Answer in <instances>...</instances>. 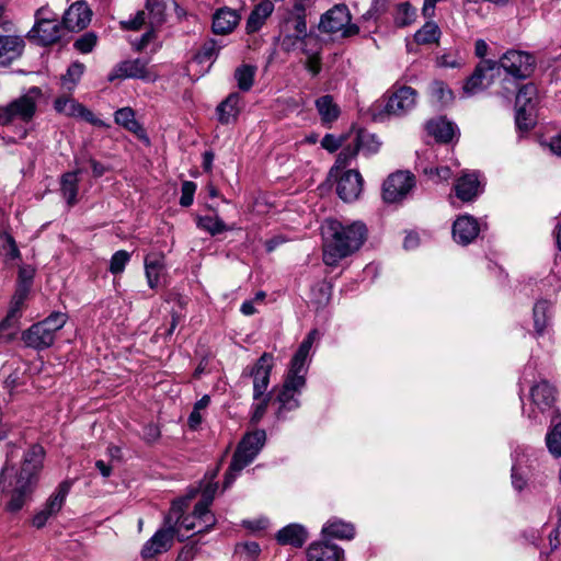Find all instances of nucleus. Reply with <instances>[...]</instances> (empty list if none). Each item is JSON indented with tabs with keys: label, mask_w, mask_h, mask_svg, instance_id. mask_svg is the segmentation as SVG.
<instances>
[{
	"label": "nucleus",
	"mask_w": 561,
	"mask_h": 561,
	"mask_svg": "<svg viewBox=\"0 0 561 561\" xmlns=\"http://www.w3.org/2000/svg\"><path fill=\"white\" fill-rule=\"evenodd\" d=\"M44 455L42 446L33 445L30 447L24 455L22 468L15 478V485L9 491L8 488L12 485V482L7 483V480L14 471V466L11 465L13 450L8 453L7 461L0 471V490L2 493L8 491L10 495L5 504L7 512L11 514L18 513L31 500L36 485L37 473L43 466Z\"/></svg>",
	"instance_id": "nucleus-1"
},
{
	"label": "nucleus",
	"mask_w": 561,
	"mask_h": 561,
	"mask_svg": "<svg viewBox=\"0 0 561 561\" xmlns=\"http://www.w3.org/2000/svg\"><path fill=\"white\" fill-rule=\"evenodd\" d=\"M327 234L323 262L328 266H335L341 260L363 245L367 229L362 221L346 224L337 219H329L327 220Z\"/></svg>",
	"instance_id": "nucleus-2"
},
{
	"label": "nucleus",
	"mask_w": 561,
	"mask_h": 561,
	"mask_svg": "<svg viewBox=\"0 0 561 561\" xmlns=\"http://www.w3.org/2000/svg\"><path fill=\"white\" fill-rule=\"evenodd\" d=\"M265 440L266 433L264 430H255L242 437L225 473V490L230 488L240 472L255 459L263 448Z\"/></svg>",
	"instance_id": "nucleus-3"
},
{
	"label": "nucleus",
	"mask_w": 561,
	"mask_h": 561,
	"mask_svg": "<svg viewBox=\"0 0 561 561\" xmlns=\"http://www.w3.org/2000/svg\"><path fill=\"white\" fill-rule=\"evenodd\" d=\"M67 314L64 312H53L44 320L31 325L22 334L25 345L37 351L50 347L56 339V333L64 328L67 322Z\"/></svg>",
	"instance_id": "nucleus-4"
},
{
	"label": "nucleus",
	"mask_w": 561,
	"mask_h": 561,
	"mask_svg": "<svg viewBox=\"0 0 561 561\" xmlns=\"http://www.w3.org/2000/svg\"><path fill=\"white\" fill-rule=\"evenodd\" d=\"M351 19L350 10L345 4H335L321 15L319 30L329 34L341 32L343 37L356 35L359 27L352 24Z\"/></svg>",
	"instance_id": "nucleus-5"
},
{
	"label": "nucleus",
	"mask_w": 561,
	"mask_h": 561,
	"mask_svg": "<svg viewBox=\"0 0 561 561\" xmlns=\"http://www.w3.org/2000/svg\"><path fill=\"white\" fill-rule=\"evenodd\" d=\"M305 385L306 378L304 376H286L282 388L275 397V402L278 403L276 412L278 419H284L287 412L299 407L298 396L301 393Z\"/></svg>",
	"instance_id": "nucleus-6"
},
{
	"label": "nucleus",
	"mask_w": 561,
	"mask_h": 561,
	"mask_svg": "<svg viewBox=\"0 0 561 561\" xmlns=\"http://www.w3.org/2000/svg\"><path fill=\"white\" fill-rule=\"evenodd\" d=\"M165 3L162 0H146L145 10L138 11L134 18L126 21H121L123 30L138 31L145 24L148 18V24L152 28L161 26L165 22Z\"/></svg>",
	"instance_id": "nucleus-7"
},
{
	"label": "nucleus",
	"mask_w": 561,
	"mask_h": 561,
	"mask_svg": "<svg viewBox=\"0 0 561 561\" xmlns=\"http://www.w3.org/2000/svg\"><path fill=\"white\" fill-rule=\"evenodd\" d=\"M497 65L499 69L503 68L513 78L524 80L534 72L535 58L526 51L511 49L501 57Z\"/></svg>",
	"instance_id": "nucleus-8"
},
{
	"label": "nucleus",
	"mask_w": 561,
	"mask_h": 561,
	"mask_svg": "<svg viewBox=\"0 0 561 561\" xmlns=\"http://www.w3.org/2000/svg\"><path fill=\"white\" fill-rule=\"evenodd\" d=\"M416 99L417 92L413 88L394 84L383 106V113L388 116H404L415 107Z\"/></svg>",
	"instance_id": "nucleus-9"
},
{
	"label": "nucleus",
	"mask_w": 561,
	"mask_h": 561,
	"mask_svg": "<svg viewBox=\"0 0 561 561\" xmlns=\"http://www.w3.org/2000/svg\"><path fill=\"white\" fill-rule=\"evenodd\" d=\"M272 368L273 355L270 353H263L252 366H247L243 369L241 378L253 379L254 400H259L267 390Z\"/></svg>",
	"instance_id": "nucleus-10"
},
{
	"label": "nucleus",
	"mask_w": 561,
	"mask_h": 561,
	"mask_svg": "<svg viewBox=\"0 0 561 561\" xmlns=\"http://www.w3.org/2000/svg\"><path fill=\"white\" fill-rule=\"evenodd\" d=\"M415 186V176L410 171L391 173L382 184V198L386 203L401 202Z\"/></svg>",
	"instance_id": "nucleus-11"
},
{
	"label": "nucleus",
	"mask_w": 561,
	"mask_h": 561,
	"mask_svg": "<svg viewBox=\"0 0 561 561\" xmlns=\"http://www.w3.org/2000/svg\"><path fill=\"white\" fill-rule=\"evenodd\" d=\"M48 10L41 8L36 12V23L28 33V37L37 38L44 45H50L60 39L64 31L62 22L47 16Z\"/></svg>",
	"instance_id": "nucleus-12"
},
{
	"label": "nucleus",
	"mask_w": 561,
	"mask_h": 561,
	"mask_svg": "<svg viewBox=\"0 0 561 561\" xmlns=\"http://www.w3.org/2000/svg\"><path fill=\"white\" fill-rule=\"evenodd\" d=\"M496 72H499L497 61L482 59L465 82L462 88L463 93L467 96H471L482 92L493 83Z\"/></svg>",
	"instance_id": "nucleus-13"
},
{
	"label": "nucleus",
	"mask_w": 561,
	"mask_h": 561,
	"mask_svg": "<svg viewBox=\"0 0 561 561\" xmlns=\"http://www.w3.org/2000/svg\"><path fill=\"white\" fill-rule=\"evenodd\" d=\"M72 482L69 480L62 481L57 490L48 497L44 507L34 515L32 524L36 528H43L48 519L56 516L61 510L67 495L70 492Z\"/></svg>",
	"instance_id": "nucleus-14"
},
{
	"label": "nucleus",
	"mask_w": 561,
	"mask_h": 561,
	"mask_svg": "<svg viewBox=\"0 0 561 561\" xmlns=\"http://www.w3.org/2000/svg\"><path fill=\"white\" fill-rule=\"evenodd\" d=\"M165 524L168 525L167 527L158 529L142 546L140 554L144 559L154 558L171 549L176 530L171 524L170 516L165 518Z\"/></svg>",
	"instance_id": "nucleus-15"
},
{
	"label": "nucleus",
	"mask_w": 561,
	"mask_h": 561,
	"mask_svg": "<svg viewBox=\"0 0 561 561\" xmlns=\"http://www.w3.org/2000/svg\"><path fill=\"white\" fill-rule=\"evenodd\" d=\"M54 108L57 113L64 114L68 117L80 118L90 123L93 126L106 127L107 125L98 118L92 111L79 103L75 99L68 96H60L54 101Z\"/></svg>",
	"instance_id": "nucleus-16"
},
{
	"label": "nucleus",
	"mask_w": 561,
	"mask_h": 561,
	"mask_svg": "<svg viewBox=\"0 0 561 561\" xmlns=\"http://www.w3.org/2000/svg\"><path fill=\"white\" fill-rule=\"evenodd\" d=\"M41 95V89L37 87L31 88L25 94L8 104L12 123L21 121L30 123L36 113V101Z\"/></svg>",
	"instance_id": "nucleus-17"
},
{
	"label": "nucleus",
	"mask_w": 561,
	"mask_h": 561,
	"mask_svg": "<svg viewBox=\"0 0 561 561\" xmlns=\"http://www.w3.org/2000/svg\"><path fill=\"white\" fill-rule=\"evenodd\" d=\"M367 141L374 142V146L368 148V153H375L379 150L380 142L375 135L358 133L353 141L340 151L334 168L344 169L350 165L352 160L356 158L360 147H365Z\"/></svg>",
	"instance_id": "nucleus-18"
},
{
	"label": "nucleus",
	"mask_w": 561,
	"mask_h": 561,
	"mask_svg": "<svg viewBox=\"0 0 561 561\" xmlns=\"http://www.w3.org/2000/svg\"><path fill=\"white\" fill-rule=\"evenodd\" d=\"M364 186V179L357 170H347L336 183V193L346 203L359 198Z\"/></svg>",
	"instance_id": "nucleus-19"
},
{
	"label": "nucleus",
	"mask_w": 561,
	"mask_h": 561,
	"mask_svg": "<svg viewBox=\"0 0 561 561\" xmlns=\"http://www.w3.org/2000/svg\"><path fill=\"white\" fill-rule=\"evenodd\" d=\"M147 66L148 60L145 58L121 61L108 75V81L126 78L151 80Z\"/></svg>",
	"instance_id": "nucleus-20"
},
{
	"label": "nucleus",
	"mask_w": 561,
	"mask_h": 561,
	"mask_svg": "<svg viewBox=\"0 0 561 561\" xmlns=\"http://www.w3.org/2000/svg\"><path fill=\"white\" fill-rule=\"evenodd\" d=\"M91 21V10L84 1H77L69 7L62 16L64 27L68 31H80Z\"/></svg>",
	"instance_id": "nucleus-21"
},
{
	"label": "nucleus",
	"mask_w": 561,
	"mask_h": 561,
	"mask_svg": "<svg viewBox=\"0 0 561 561\" xmlns=\"http://www.w3.org/2000/svg\"><path fill=\"white\" fill-rule=\"evenodd\" d=\"M480 227L477 219L470 215L458 217L453 225L454 240L462 245L471 243L479 234Z\"/></svg>",
	"instance_id": "nucleus-22"
},
{
	"label": "nucleus",
	"mask_w": 561,
	"mask_h": 561,
	"mask_svg": "<svg viewBox=\"0 0 561 561\" xmlns=\"http://www.w3.org/2000/svg\"><path fill=\"white\" fill-rule=\"evenodd\" d=\"M456 196L462 202L473 201L481 192V183L476 172H463L455 183Z\"/></svg>",
	"instance_id": "nucleus-23"
},
{
	"label": "nucleus",
	"mask_w": 561,
	"mask_h": 561,
	"mask_svg": "<svg viewBox=\"0 0 561 561\" xmlns=\"http://www.w3.org/2000/svg\"><path fill=\"white\" fill-rule=\"evenodd\" d=\"M240 19L238 10L228 7L220 8L213 15V32L220 35L229 34L239 24Z\"/></svg>",
	"instance_id": "nucleus-24"
},
{
	"label": "nucleus",
	"mask_w": 561,
	"mask_h": 561,
	"mask_svg": "<svg viewBox=\"0 0 561 561\" xmlns=\"http://www.w3.org/2000/svg\"><path fill=\"white\" fill-rule=\"evenodd\" d=\"M344 550L335 543L314 541L307 549L308 561H339Z\"/></svg>",
	"instance_id": "nucleus-25"
},
{
	"label": "nucleus",
	"mask_w": 561,
	"mask_h": 561,
	"mask_svg": "<svg viewBox=\"0 0 561 561\" xmlns=\"http://www.w3.org/2000/svg\"><path fill=\"white\" fill-rule=\"evenodd\" d=\"M241 95L238 92L230 93L216 108L218 122L222 125L236 123L241 112Z\"/></svg>",
	"instance_id": "nucleus-26"
},
{
	"label": "nucleus",
	"mask_w": 561,
	"mask_h": 561,
	"mask_svg": "<svg viewBox=\"0 0 561 561\" xmlns=\"http://www.w3.org/2000/svg\"><path fill=\"white\" fill-rule=\"evenodd\" d=\"M213 499V491L206 490L203 494V499L194 506L193 518L199 522L197 533L208 531L216 523L215 516L209 511Z\"/></svg>",
	"instance_id": "nucleus-27"
},
{
	"label": "nucleus",
	"mask_w": 561,
	"mask_h": 561,
	"mask_svg": "<svg viewBox=\"0 0 561 561\" xmlns=\"http://www.w3.org/2000/svg\"><path fill=\"white\" fill-rule=\"evenodd\" d=\"M24 41L19 36H0V66L7 67L23 51Z\"/></svg>",
	"instance_id": "nucleus-28"
},
{
	"label": "nucleus",
	"mask_w": 561,
	"mask_h": 561,
	"mask_svg": "<svg viewBox=\"0 0 561 561\" xmlns=\"http://www.w3.org/2000/svg\"><path fill=\"white\" fill-rule=\"evenodd\" d=\"M308 539L307 529L300 524H289L276 534L278 543L285 546L289 545L295 548H301Z\"/></svg>",
	"instance_id": "nucleus-29"
},
{
	"label": "nucleus",
	"mask_w": 561,
	"mask_h": 561,
	"mask_svg": "<svg viewBox=\"0 0 561 561\" xmlns=\"http://www.w3.org/2000/svg\"><path fill=\"white\" fill-rule=\"evenodd\" d=\"M165 268L164 256L160 253H150L145 257V273L148 286L151 289L158 287L160 276Z\"/></svg>",
	"instance_id": "nucleus-30"
},
{
	"label": "nucleus",
	"mask_w": 561,
	"mask_h": 561,
	"mask_svg": "<svg viewBox=\"0 0 561 561\" xmlns=\"http://www.w3.org/2000/svg\"><path fill=\"white\" fill-rule=\"evenodd\" d=\"M554 388L546 380H541L530 388L531 402L540 411L551 408L554 402Z\"/></svg>",
	"instance_id": "nucleus-31"
},
{
	"label": "nucleus",
	"mask_w": 561,
	"mask_h": 561,
	"mask_svg": "<svg viewBox=\"0 0 561 561\" xmlns=\"http://www.w3.org/2000/svg\"><path fill=\"white\" fill-rule=\"evenodd\" d=\"M274 11V4L271 0H262L260 1L252 12L250 13L248 21H247V32L255 33L257 32L263 24L265 23V20L272 14Z\"/></svg>",
	"instance_id": "nucleus-32"
},
{
	"label": "nucleus",
	"mask_w": 561,
	"mask_h": 561,
	"mask_svg": "<svg viewBox=\"0 0 561 561\" xmlns=\"http://www.w3.org/2000/svg\"><path fill=\"white\" fill-rule=\"evenodd\" d=\"M456 125L444 117L428 121L426 130L439 142H449L456 134Z\"/></svg>",
	"instance_id": "nucleus-33"
},
{
	"label": "nucleus",
	"mask_w": 561,
	"mask_h": 561,
	"mask_svg": "<svg viewBox=\"0 0 561 561\" xmlns=\"http://www.w3.org/2000/svg\"><path fill=\"white\" fill-rule=\"evenodd\" d=\"M114 121L117 125L124 127L128 131L135 134L139 138H144L148 141L145 129L136 121L135 112L130 107H123L115 112Z\"/></svg>",
	"instance_id": "nucleus-34"
},
{
	"label": "nucleus",
	"mask_w": 561,
	"mask_h": 561,
	"mask_svg": "<svg viewBox=\"0 0 561 561\" xmlns=\"http://www.w3.org/2000/svg\"><path fill=\"white\" fill-rule=\"evenodd\" d=\"M322 534L327 537L351 540L355 536V527L351 523H346L337 518H332L328 520L323 526Z\"/></svg>",
	"instance_id": "nucleus-35"
},
{
	"label": "nucleus",
	"mask_w": 561,
	"mask_h": 561,
	"mask_svg": "<svg viewBox=\"0 0 561 561\" xmlns=\"http://www.w3.org/2000/svg\"><path fill=\"white\" fill-rule=\"evenodd\" d=\"M80 171L66 172L60 179V192L68 206L77 204L78 191H79V179L78 174Z\"/></svg>",
	"instance_id": "nucleus-36"
},
{
	"label": "nucleus",
	"mask_w": 561,
	"mask_h": 561,
	"mask_svg": "<svg viewBox=\"0 0 561 561\" xmlns=\"http://www.w3.org/2000/svg\"><path fill=\"white\" fill-rule=\"evenodd\" d=\"M316 108L323 124L335 122L340 116V107L329 94L316 100Z\"/></svg>",
	"instance_id": "nucleus-37"
},
{
	"label": "nucleus",
	"mask_w": 561,
	"mask_h": 561,
	"mask_svg": "<svg viewBox=\"0 0 561 561\" xmlns=\"http://www.w3.org/2000/svg\"><path fill=\"white\" fill-rule=\"evenodd\" d=\"M417 16V10L410 2H401L394 7L392 18L397 27H405L413 24Z\"/></svg>",
	"instance_id": "nucleus-38"
},
{
	"label": "nucleus",
	"mask_w": 561,
	"mask_h": 561,
	"mask_svg": "<svg viewBox=\"0 0 561 561\" xmlns=\"http://www.w3.org/2000/svg\"><path fill=\"white\" fill-rule=\"evenodd\" d=\"M534 327L537 335H541L550 319V304L547 300H538L533 309Z\"/></svg>",
	"instance_id": "nucleus-39"
},
{
	"label": "nucleus",
	"mask_w": 561,
	"mask_h": 561,
	"mask_svg": "<svg viewBox=\"0 0 561 561\" xmlns=\"http://www.w3.org/2000/svg\"><path fill=\"white\" fill-rule=\"evenodd\" d=\"M196 225L199 229L208 232L210 236H217L224 231L231 230L224 220L217 216H198Z\"/></svg>",
	"instance_id": "nucleus-40"
},
{
	"label": "nucleus",
	"mask_w": 561,
	"mask_h": 561,
	"mask_svg": "<svg viewBox=\"0 0 561 561\" xmlns=\"http://www.w3.org/2000/svg\"><path fill=\"white\" fill-rule=\"evenodd\" d=\"M20 314L8 311L7 317L0 322V342H11L19 330Z\"/></svg>",
	"instance_id": "nucleus-41"
},
{
	"label": "nucleus",
	"mask_w": 561,
	"mask_h": 561,
	"mask_svg": "<svg viewBox=\"0 0 561 561\" xmlns=\"http://www.w3.org/2000/svg\"><path fill=\"white\" fill-rule=\"evenodd\" d=\"M301 51L307 57L321 56L323 49V39L316 33L309 32L308 35L299 38Z\"/></svg>",
	"instance_id": "nucleus-42"
},
{
	"label": "nucleus",
	"mask_w": 561,
	"mask_h": 561,
	"mask_svg": "<svg viewBox=\"0 0 561 561\" xmlns=\"http://www.w3.org/2000/svg\"><path fill=\"white\" fill-rule=\"evenodd\" d=\"M440 36V30L435 22H426L414 34V41L420 45L436 43Z\"/></svg>",
	"instance_id": "nucleus-43"
},
{
	"label": "nucleus",
	"mask_w": 561,
	"mask_h": 561,
	"mask_svg": "<svg viewBox=\"0 0 561 561\" xmlns=\"http://www.w3.org/2000/svg\"><path fill=\"white\" fill-rule=\"evenodd\" d=\"M524 458L525 455L515 454L513 457V466H512V485L515 490L522 491L526 486V478L524 470Z\"/></svg>",
	"instance_id": "nucleus-44"
},
{
	"label": "nucleus",
	"mask_w": 561,
	"mask_h": 561,
	"mask_svg": "<svg viewBox=\"0 0 561 561\" xmlns=\"http://www.w3.org/2000/svg\"><path fill=\"white\" fill-rule=\"evenodd\" d=\"M256 68L251 65H242L234 71V79L241 91H249L254 82Z\"/></svg>",
	"instance_id": "nucleus-45"
},
{
	"label": "nucleus",
	"mask_w": 561,
	"mask_h": 561,
	"mask_svg": "<svg viewBox=\"0 0 561 561\" xmlns=\"http://www.w3.org/2000/svg\"><path fill=\"white\" fill-rule=\"evenodd\" d=\"M432 99L439 105L444 106L454 100L453 91L443 81H434L430 87Z\"/></svg>",
	"instance_id": "nucleus-46"
},
{
	"label": "nucleus",
	"mask_w": 561,
	"mask_h": 561,
	"mask_svg": "<svg viewBox=\"0 0 561 561\" xmlns=\"http://www.w3.org/2000/svg\"><path fill=\"white\" fill-rule=\"evenodd\" d=\"M465 64V58L458 49H448L436 57V65L440 68H460Z\"/></svg>",
	"instance_id": "nucleus-47"
},
{
	"label": "nucleus",
	"mask_w": 561,
	"mask_h": 561,
	"mask_svg": "<svg viewBox=\"0 0 561 561\" xmlns=\"http://www.w3.org/2000/svg\"><path fill=\"white\" fill-rule=\"evenodd\" d=\"M85 70V66L80 61L72 62L66 73L61 77L62 84L71 90L81 79L83 72Z\"/></svg>",
	"instance_id": "nucleus-48"
},
{
	"label": "nucleus",
	"mask_w": 561,
	"mask_h": 561,
	"mask_svg": "<svg viewBox=\"0 0 561 561\" xmlns=\"http://www.w3.org/2000/svg\"><path fill=\"white\" fill-rule=\"evenodd\" d=\"M548 450L556 457H561V422L556 423L546 435Z\"/></svg>",
	"instance_id": "nucleus-49"
},
{
	"label": "nucleus",
	"mask_w": 561,
	"mask_h": 561,
	"mask_svg": "<svg viewBox=\"0 0 561 561\" xmlns=\"http://www.w3.org/2000/svg\"><path fill=\"white\" fill-rule=\"evenodd\" d=\"M220 48L221 45L216 39L210 38L203 44L195 58L201 64L214 60L218 56Z\"/></svg>",
	"instance_id": "nucleus-50"
},
{
	"label": "nucleus",
	"mask_w": 561,
	"mask_h": 561,
	"mask_svg": "<svg viewBox=\"0 0 561 561\" xmlns=\"http://www.w3.org/2000/svg\"><path fill=\"white\" fill-rule=\"evenodd\" d=\"M309 358V354L307 352L297 350L295 355L293 356L290 360V368L287 375L290 376H304L307 373L308 366L307 362Z\"/></svg>",
	"instance_id": "nucleus-51"
},
{
	"label": "nucleus",
	"mask_w": 561,
	"mask_h": 561,
	"mask_svg": "<svg viewBox=\"0 0 561 561\" xmlns=\"http://www.w3.org/2000/svg\"><path fill=\"white\" fill-rule=\"evenodd\" d=\"M537 94V89L534 83L524 84L519 88L516 95V106L531 107V102Z\"/></svg>",
	"instance_id": "nucleus-52"
},
{
	"label": "nucleus",
	"mask_w": 561,
	"mask_h": 561,
	"mask_svg": "<svg viewBox=\"0 0 561 561\" xmlns=\"http://www.w3.org/2000/svg\"><path fill=\"white\" fill-rule=\"evenodd\" d=\"M130 260V254L125 250L116 251L110 261V272L114 275L121 274L124 272L125 266Z\"/></svg>",
	"instance_id": "nucleus-53"
},
{
	"label": "nucleus",
	"mask_w": 561,
	"mask_h": 561,
	"mask_svg": "<svg viewBox=\"0 0 561 561\" xmlns=\"http://www.w3.org/2000/svg\"><path fill=\"white\" fill-rule=\"evenodd\" d=\"M96 42L98 36L93 32H88L76 39V42L73 43V47L82 54H88L93 50V48L96 45Z\"/></svg>",
	"instance_id": "nucleus-54"
},
{
	"label": "nucleus",
	"mask_w": 561,
	"mask_h": 561,
	"mask_svg": "<svg viewBox=\"0 0 561 561\" xmlns=\"http://www.w3.org/2000/svg\"><path fill=\"white\" fill-rule=\"evenodd\" d=\"M196 184L192 181H184L181 186L180 205L188 207L193 204Z\"/></svg>",
	"instance_id": "nucleus-55"
},
{
	"label": "nucleus",
	"mask_w": 561,
	"mask_h": 561,
	"mask_svg": "<svg viewBox=\"0 0 561 561\" xmlns=\"http://www.w3.org/2000/svg\"><path fill=\"white\" fill-rule=\"evenodd\" d=\"M527 110L528 107L516 106L515 123L520 130H529L534 125L533 118L530 114L527 113Z\"/></svg>",
	"instance_id": "nucleus-56"
},
{
	"label": "nucleus",
	"mask_w": 561,
	"mask_h": 561,
	"mask_svg": "<svg viewBox=\"0 0 561 561\" xmlns=\"http://www.w3.org/2000/svg\"><path fill=\"white\" fill-rule=\"evenodd\" d=\"M28 289L27 286H20L15 291L9 311L15 314H20L21 308L26 299Z\"/></svg>",
	"instance_id": "nucleus-57"
},
{
	"label": "nucleus",
	"mask_w": 561,
	"mask_h": 561,
	"mask_svg": "<svg viewBox=\"0 0 561 561\" xmlns=\"http://www.w3.org/2000/svg\"><path fill=\"white\" fill-rule=\"evenodd\" d=\"M291 23L293 28L295 31V33L293 34L295 35V38H301L309 34V32H307L306 16L295 15Z\"/></svg>",
	"instance_id": "nucleus-58"
},
{
	"label": "nucleus",
	"mask_w": 561,
	"mask_h": 561,
	"mask_svg": "<svg viewBox=\"0 0 561 561\" xmlns=\"http://www.w3.org/2000/svg\"><path fill=\"white\" fill-rule=\"evenodd\" d=\"M321 146L325 150H328L330 152H334L342 146V141H341V139L336 138L334 135L327 134L321 140Z\"/></svg>",
	"instance_id": "nucleus-59"
},
{
	"label": "nucleus",
	"mask_w": 561,
	"mask_h": 561,
	"mask_svg": "<svg viewBox=\"0 0 561 561\" xmlns=\"http://www.w3.org/2000/svg\"><path fill=\"white\" fill-rule=\"evenodd\" d=\"M268 399L265 398L261 402L253 404V413L251 416L252 423H259L267 409Z\"/></svg>",
	"instance_id": "nucleus-60"
},
{
	"label": "nucleus",
	"mask_w": 561,
	"mask_h": 561,
	"mask_svg": "<svg viewBox=\"0 0 561 561\" xmlns=\"http://www.w3.org/2000/svg\"><path fill=\"white\" fill-rule=\"evenodd\" d=\"M319 331L317 329L311 330L308 335L304 339L301 344L299 345L298 350L307 352L310 354V350L312 347V344L317 339H319Z\"/></svg>",
	"instance_id": "nucleus-61"
},
{
	"label": "nucleus",
	"mask_w": 561,
	"mask_h": 561,
	"mask_svg": "<svg viewBox=\"0 0 561 561\" xmlns=\"http://www.w3.org/2000/svg\"><path fill=\"white\" fill-rule=\"evenodd\" d=\"M305 67L312 76H317L321 71V56L307 57Z\"/></svg>",
	"instance_id": "nucleus-62"
},
{
	"label": "nucleus",
	"mask_w": 561,
	"mask_h": 561,
	"mask_svg": "<svg viewBox=\"0 0 561 561\" xmlns=\"http://www.w3.org/2000/svg\"><path fill=\"white\" fill-rule=\"evenodd\" d=\"M424 173L430 176H437L438 180H448L451 176V170L448 167H440L435 169H424Z\"/></svg>",
	"instance_id": "nucleus-63"
},
{
	"label": "nucleus",
	"mask_w": 561,
	"mask_h": 561,
	"mask_svg": "<svg viewBox=\"0 0 561 561\" xmlns=\"http://www.w3.org/2000/svg\"><path fill=\"white\" fill-rule=\"evenodd\" d=\"M547 146L553 154L561 157V133L551 137Z\"/></svg>",
	"instance_id": "nucleus-64"
}]
</instances>
